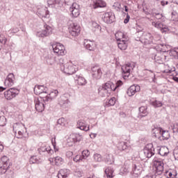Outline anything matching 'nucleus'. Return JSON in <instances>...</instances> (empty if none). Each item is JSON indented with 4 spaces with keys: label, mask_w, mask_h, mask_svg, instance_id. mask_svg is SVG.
<instances>
[{
    "label": "nucleus",
    "mask_w": 178,
    "mask_h": 178,
    "mask_svg": "<svg viewBox=\"0 0 178 178\" xmlns=\"http://www.w3.org/2000/svg\"><path fill=\"white\" fill-rule=\"evenodd\" d=\"M163 166L165 164L162 161H155L153 168V172L145 176L143 178H158L163 175Z\"/></svg>",
    "instance_id": "obj_1"
},
{
    "label": "nucleus",
    "mask_w": 178,
    "mask_h": 178,
    "mask_svg": "<svg viewBox=\"0 0 178 178\" xmlns=\"http://www.w3.org/2000/svg\"><path fill=\"white\" fill-rule=\"evenodd\" d=\"M136 41H140L142 44H145V45H149V44H155V40H154V38L152 35L149 33H143V31H137L136 33Z\"/></svg>",
    "instance_id": "obj_2"
},
{
    "label": "nucleus",
    "mask_w": 178,
    "mask_h": 178,
    "mask_svg": "<svg viewBox=\"0 0 178 178\" xmlns=\"http://www.w3.org/2000/svg\"><path fill=\"white\" fill-rule=\"evenodd\" d=\"M10 166V162H9V158L8 156H4L1 157L0 160V173L1 175H5L8 172V169H9Z\"/></svg>",
    "instance_id": "obj_3"
},
{
    "label": "nucleus",
    "mask_w": 178,
    "mask_h": 178,
    "mask_svg": "<svg viewBox=\"0 0 178 178\" xmlns=\"http://www.w3.org/2000/svg\"><path fill=\"white\" fill-rule=\"evenodd\" d=\"M20 93V90L16 88H11L4 92L5 98L8 99V101H10L13 99V98H16L17 95Z\"/></svg>",
    "instance_id": "obj_4"
},
{
    "label": "nucleus",
    "mask_w": 178,
    "mask_h": 178,
    "mask_svg": "<svg viewBox=\"0 0 178 178\" xmlns=\"http://www.w3.org/2000/svg\"><path fill=\"white\" fill-rule=\"evenodd\" d=\"M134 67H136L134 64H131L130 63H128L122 66L121 72L124 80L128 79L129 76H130V72L131 71V69H134Z\"/></svg>",
    "instance_id": "obj_5"
},
{
    "label": "nucleus",
    "mask_w": 178,
    "mask_h": 178,
    "mask_svg": "<svg viewBox=\"0 0 178 178\" xmlns=\"http://www.w3.org/2000/svg\"><path fill=\"white\" fill-rule=\"evenodd\" d=\"M52 49L54 54L60 56H63L66 55V50L65 49V46L60 43H55L52 44Z\"/></svg>",
    "instance_id": "obj_6"
},
{
    "label": "nucleus",
    "mask_w": 178,
    "mask_h": 178,
    "mask_svg": "<svg viewBox=\"0 0 178 178\" xmlns=\"http://www.w3.org/2000/svg\"><path fill=\"white\" fill-rule=\"evenodd\" d=\"M77 70L76 65H74L72 62H69L63 65V72L66 74H74Z\"/></svg>",
    "instance_id": "obj_7"
},
{
    "label": "nucleus",
    "mask_w": 178,
    "mask_h": 178,
    "mask_svg": "<svg viewBox=\"0 0 178 178\" xmlns=\"http://www.w3.org/2000/svg\"><path fill=\"white\" fill-rule=\"evenodd\" d=\"M83 140V137L80 134H72L67 139V145L69 147H73L76 143H80Z\"/></svg>",
    "instance_id": "obj_8"
},
{
    "label": "nucleus",
    "mask_w": 178,
    "mask_h": 178,
    "mask_svg": "<svg viewBox=\"0 0 178 178\" xmlns=\"http://www.w3.org/2000/svg\"><path fill=\"white\" fill-rule=\"evenodd\" d=\"M103 21L104 23H107V24H112L116 20V17L115 16V13L112 11H109L103 14Z\"/></svg>",
    "instance_id": "obj_9"
},
{
    "label": "nucleus",
    "mask_w": 178,
    "mask_h": 178,
    "mask_svg": "<svg viewBox=\"0 0 178 178\" xmlns=\"http://www.w3.org/2000/svg\"><path fill=\"white\" fill-rule=\"evenodd\" d=\"M50 34H52V27L49 26L47 24H44L42 31L41 32H38L36 35L37 37L44 38L45 37H48V35H50Z\"/></svg>",
    "instance_id": "obj_10"
},
{
    "label": "nucleus",
    "mask_w": 178,
    "mask_h": 178,
    "mask_svg": "<svg viewBox=\"0 0 178 178\" xmlns=\"http://www.w3.org/2000/svg\"><path fill=\"white\" fill-rule=\"evenodd\" d=\"M80 25L77 24V23L74 22L70 24L69 27V33L72 37H77V35L80 34Z\"/></svg>",
    "instance_id": "obj_11"
},
{
    "label": "nucleus",
    "mask_w": 178,
    "mask_h": 178,
    "mask_svg": "<svg viewBox=\"0 0 178 178\" xmlns=\"http://www.w3.org/2000/svg\"><path fill=\"white\" fill-rule=\"evenodd\" d=\"M38 151L40 155H52L54 151L51 149L49 145H42L40 148L38 149Z\"/></svg>",
    "instance_id": "obj_12"
},
{
    "label": "nucleus",
    "mask_w": 178,
    "mask_h": 178,
    "mask_svg": "<svg viewBox=\"0 0 178 178\" xmlns=\"http://www.w3.org/2000/svg\"><path fill=\"white\" fill-rule=\"evenodd\" d=\"M91 70L93 79H95L96 80H99V79L102 77V70H101V67H99L98 65H95L92 67Z\"/></svg>",
    "instance_id": "obj_13"
},
{
    "label": "nucleus",
    "mask_w": 178,
    "mask_h": 178,
    "mask_svg": "<svg viewBox=\"0 0 178 178\" xmlns=\"http://www.w3.org/2000/svg\"><path fill=\"white\" fill-rule=\"evenodd\" d=\"M143 154L146 158H152L153 155H155V149L152 144L148 145L143 150Z\"/></svg>",
    "instance_id": "obj_14"
},
{
    "label": "nucleus",
    "mask_w": 178,
    "mask_h": 178,
    "mask_svg": "<svg viewBox=\"0 0 178 178\" xmlns=\"http://www.w3.org/2000/svg\"><path fill=\"white\" fill-rule=\"evenodd\" d=\"M72 17H79L80 16V6L76 3H73L70 8Z\"/></svg>",
    "instance_id": "obj_15"
},
{
    "label": "nucleus",
    "mask_w": 178,
    "mask_h": 178,
    "mask_svg": "<svg viewBox=\"0 0 178 178\" xmlns=\"http://www.w3.org/2000/svg\"><path fill=\"white\" fill-rule=\"evenodd\" d=\"M37 15L39 17H49V11L48 10V8L43 6L38 8Z\"/></svg>",
    "instance_id": "obj_16"
},
{
    "label": "nucleus",
    "mask_w": 178,
    "mask_h": 178,
    "mask_svg": "<svg viewBox=\"0 0 178 178\" xmlns=\"http://www.w3.org/2000/svg\"><path fill=\"white\" fill-rule=\"evenodd\" d=\"M117 148L119 149V151L129 152L130 149H131V146L130 144L127 143V142H120L118 144Z\"/></svg>",
    "instance_id": "obj_17"
},
{
    "label": "nucleus",
    "mask_w": 178,
    "mask_h": 178,
    "mask_svg": "<svg viewBox=\"0 0 178 178\" xmlns=\"http://www.w3.org/2000/svg\"><path fill=\"white\" fill-rule=\"evenodd\" d=\"M141 172H143L141 163H140L139 162H134L132 164V173H134V175H136V176H138L139 175H141Z\"/></svg>",
    "instance_id": "obj_18"
},
{
    "label": "nucleus",
    "mask_w": 178,
    "mask_h": 178,
    "mask_svg": "<svg viewBox=\"0 0 178 178\" xmlns=\"http://www.w3.org/2000/svg\"><path fill=\"white\" fill-rule=\"evenodd\" d=\"M140 90H141L140 86L132 85L128 88L127 91V95H129V97H133V95H134L136 92H140Z\"/></svg>",
    "instance_id": "obj_19"
},
{
    "label": "nucleus",
    "mask_w": 178,
    "mask_h": 178,
    "mask_svg": "<svg viewBox=\"0 0 178 178\" xmlns=\"http://www.w3.org/2000/svg\"><path fill=\"white\" fill-rule=\"evenodd\" d=\"M77 129H80V130L83 131H88L90 130V125L84 120H81L77 122Z\"/></svg>",
    "instance_id": "obj_20"
},
{
    "label": "nucleus",
    "mask_w": 178,
    "mask_h": 178,
    "mask_svg": "<svg viewBox=\"0 0 178 178\" xmlns=\"http://www.w3.org/2000/svg\"><path fill=\"white\" fill-rule=\"evenodd\" d=\"M161 133H162L161 127H158L155 125L152 127V137H154L155 138H161Z\"/></svg>",
    "instance_id": "obj_21"
},
{
    "label": "nucleus",
    "mask_w": 178,
    "mask_h": 178,
    "mask_svg": "<svg viewBox=\"0 0 178 178\" xmlns=\"http://www.w3.org/2000/svg\"><path fill=\"white\" fill-rule=\"evenodd\" d=\"M13 131L15 134H17L18 131H25V133H27V131L26 129V127H24V124L22 123H15L13 126Z\"/></svg>",
    "instance_id": "obj_22"
},
{
    "label": "nucleus",
    "mask_w": 178,
    "mask_h": 178,
    "mask_svg": "<svg viewBox=\"0 0 178 178\" xmlns=\"http://www.w3.org/2000/svg\"><path fill=\"white\" fill-rule=\"evenodd\" d=\"M15 75L13 74V73H10L5 81H4V84L5 86H7L8 87H12V86H13L15 84Z\"/></svg>",
    "instance_id": "obj_23"
},
{
    "label": "nucleus",
    "mask_w": 178,
    "mask_h": 178,
    "mask_svg": "<svg viewBox=\"0 0 178 178\" xmlns=\"http://www.w3.org/2000/svg\"><path fill=\"white\" fill-rule=\"evenodd\" d=\"M33 91L35 95H40V94H42V92L48 91V88L44 86L36 85L33 89Z\"/></svg>",
    "instance_id": "obj_24"
},
{
    "label": "nucleus",
    "mask_w": 178,
    "mask_h": 178,
    "mask_svg": "<svg viewBox=\"0 0 178 178\" xmlns=\"http://www.w3.org/2000/svg\"><path fill=\"white\" fill-rule=\"evenodd\" d=\"M83 45L88 51H95V43L91 40H85L83 42Z\"/></svg>",
    "instance_id": "obj_25"
},
{
    "label": "nucleus",
    "mask_w": 178,
    "mask_h": 178,
    "mask_svg": "<svg viewBox=\"0 0 178 178\" xmlns=\"http://www.w3.org/2000/svg\"><path fill=\"white\" fill-rule=\"evenodd\" d=\"M152 24V26H155L156 29H159V30H161V33H165L168 31V26L165 25H163V24L161 22H153Z\"/></svg>",
    "instance_id": "obj_26"
},
{
    "label": "nucleus",
    "mask_w": 178,
    "mask_h": 178,
    "mask_svg": "<svg viewBox=\"0 0 178 178\" xmlns=\"http://www.w3.org/2000/svg\"><path fill=\"white\" fill-rule=\"evenodd\" d=\"M93 9H98V8H106V2L104 0H96L92 4Z\"/></svg>",
    "instance_id": "obj_27"
},
{
    "label": "nucleus",
    "mask_w": 178,
    "mask_h": 178,
    "mask_svg": "<svg viewBox=\"0 0 178 178\" xmlns=\"http://www.w3.org/2000/svg\"><path fill=\"white\" fill-rule=\"evenodd\" d=\"M157 152L161 155V156H168V154H169V149L166 146H163L161 147H157Z\"/></svg>",
    "instance_id": "obj_28"
},
{
    "label": "nucleus",
    "mask_w": 178,
    "mask_h": 178,
    "mask_svg": "<svg viewBox=\"0 0 178 178\" xmlns=\"http://www.w3.org/2000/svg\"><path fill=\"white\" fill-rule=\"evenodd\" d=\"M118 48L121 49V51H126L127 49V41L124 40H122L121 38L117 39Z\"/></svg>",
    "instance_id": "obj_29"
},
{
    "label": "nucleus",
    "mask_w": 178,
    "mask_h": 178,
    "mask_svg": "<svg viewBox=\"0 0 178 178\" xmlns=\"http://www.w3.org/2000/svg\"><path fill=\"white\" fill-rule=\"evenodd\" d=\"M35 108L38 112H43L44 109H45V105L40 100H35Z\"/></svg>",
    "instance_id": "obj_30"
},
{
    "label": "nucleus",
    "mask_w": 178,
    "mask_h": 178,
    "mask_svg": "<svg viewBox=\"0 0 178 178\" xmlns=\"http://www.w3.org/2000/svg\"><path fill=\"white\" fill-rule=\"evenodd\" d=\"M69 104H70V101L66 97L63 96L59 99V105L63 108H67L69 106Z\"/></svg>",
    "instance_id": "obj_31"
},
{
    "label": "nucleus",
    "mask_w": 178,
    "mask_h": 178,
    "mask_svg": "<svg viewBox=\"0 0 178 178\" xmlns=\"http://www.w3.org/2000/svg\"><path fill=\"white\" fill-rule=\"evenodd\" d=\"M74 79L76 81H77L79 86H86V84H87V81L86 79L80 75L74 76Z\"/></svg>",
    "instance_id": "obj_32"
},
{
    "label": "nucleus",
    "mask_w": 178,
    "mask_h": 178,
    "mask_svg": "<svg viewBox=\"0 0 178 178\" xmlns=\"http://www.w3.org/2000/svg\"><path fill=\"white\" fill-rule=\"evenodd\" d=\"M103 89L106 90L108 92L113 91V83L112 81H108L101 86Z\"/></svg>",
    "instance_id": "obj_33"
},
{
    "label": "nucleus",
    "mask_w": 178,
    "mask_h": 178,
    "mask_svg": "<svg viewBox=\"0 0 178 178\" xmlns=\"http://www.w3.org/2000/svg\"><path fill=\"white\" fill-rule=\"evenodd\" d=\"M65 123L66 120L63 118L58 119L57 121V124H56V130H62V128L65 127Z\"/></svg>",
    "instance_id": "obj_34"
},
{
    "label": "nucleus",
    "mask_w": 178,
    "mask_h": 178,
    "mask_svg": "<svg viewBox=\"0 0 178 178\" xmlns=\"http://www.w3.org/2000/svg\"><path fill=\"white\" fill-rule=\"evenodd\" d=\"M70 171L67 169H61L59 170L58 173V178H66L70 175Z\"/></svg>",
    "instance_id": "obj_35"
},
{
    "label": "nucleus",
    "mask_w": 178,
    "mask_h": 178,
    "mask_svg": "<svg viewBox=\"0 0 178 178\" xmlns=\"http://www.w3.org/2000/svg\"><path fill=\"white\" fill-rule=\"evenodd\" d=\"M98 94L100 97H109L111 95V92L107 90L104 89L101 86L98 88Z\"/></svg>",
    "instance_id": "obj_36"
},
{
    "label": "nucleus",
    "mask_w": 178,
    "mask_h": 178,
    "mask_svg": "<svg viewBox=\"0 0 178 178\" xmlns=\"http://www.w3.org/2000/svg\"><path fill=\"white\" fill-rule=\"evenodd\" d=\"M160 136H161V138H159L161 140H169V138H170V134H169V131H165L163 129Z\"/></svg>",
    "instance_id": "obj_37"
},
{
    "label": "nucleus",
    "mask_w": 178,
    "mask_h": 178,
    "mask_svg": "<svg viewBox=\"0 0 178 178\" xmlns=\"http://www.w3.org/2000/svg\"><path fill=\"white\" fill-rule=\"evenodd\" d=\"M58 94H59V92L58 90H53L49 93V102H51L53 99H55L56 97H58Z\"/></svg>",
    "instance_id": "obj_38"
},
{
    "label": "nucleus",
    "mask_w": 178,
    "mask_h": 178,
    "mask_svg": "<svg viewBox=\"0 0 178 178\" xmlns=\"http://www.w3.org/2000/svg\"><path fill=\"white\" fill-rule=\"evenodd\" d=\"M104 161L107 165H112L115 162V159H113V156L107 154L104 158Z\"/></svg>",
    "instance_id": "obj_39"
},
{
    "label": "nucleus",
    "mask_w": 178,
    "mask_h": 178,
    "mask_svg": "<svg viewBox=\"0 0 178 178\" xmlns=\"http://www.w3.org/2000/svg\"><path fill=\"white\" fill-rule=\"evenodd\" d=\"M39 95L43 102H49V100L48 99V98H49L48 91L43 92L40 93Z\"/></svg>",
    "instance_id": "obj_40"
},
{
    "label": "nucleus",
    "mask_w": 178,
    "mask_h": 178,
    "mask_svg": "<svg viewBox=\"0 0 178 178\" xmlns=\"http://www.w3.org/2000/svg\"><path fill=\"white\" fill-rule=\"evenodd\" d=\"M140 116V118H144L148 115V111H147V106H141L139 108Z\"/></svg>",
    "instance_id": "obj_41"
},
{
    "label": "nucleus",
    "mask_w": 178,
    "mask_h": 178,
    "mask_svg": "<svg viewBox=\"0 0 178 178\" xmlns=\"http://www.w3.org/2000/svg\"><path fill=\"white\" fill-rule=\"evenodd\" d=\"M105 174L106 175V177H109V178H112L113 177V169L111 167H108L107 168H106L105 170Z\"/></svg>",
    "instance_id": "obj_42"
},
{
    "label": "nucleus",
    "mask_w": 178,
    "mask_h": 178,
    "mask_svg": "<svg viewBox=\"0 0 178 178\" xmlns=\"http://www.w3.org/2000/svg\"><path fill=\"white\" fill-rule=\"evenodd\" d=\"M54 161H55V165H56V166H60V165H63L64 160L60 156L55 157V160Z\"/></svg>",
    "instance_id": "obj_43"
},
{
    "label": "nucleus",
    "mask_w": 178,
    "mask_h": 178,
    "mask_svg": "<svg viewBox=\"0 0 178 178\" xmlns=\"http://www.w3.org/2000/svg\"><path fill=\"white\" fill-rule=\"evenodd\" d=\"M116 104V98L112 97L108 100V102L106 104V106L107 108H109V106H113Z\"/></svg>",
    "instance_id": "obj_44"
},
{
    "label": "nucleus",
    "mask_w": 178,
    "mask_h": 178,
    "mask_svg": "<svg viewBox=\"0 0 178 178\" xmlns=\"http://www.w3.org/2000/svg\"><path fill=\"white\" fill-rule=\"evenodd\" d=\"M81 156L83 161L87 159L90 156V151L88 150H83L81 153Z\"/></svg>",
    "instance_id": "obj_45"
},
{
    "label": "nucleus",
    "mask_w": 178,
    "mask_h": 178,
    "mask_svg": "<svg viewBox=\"0 0 178 178\" xmlns=\"http://www.w3.org/2000/svg\"><path fill=\"white\" fill-rule=\"evenodd\" d=\"M30 163H40V159L37 156H32L29 160Z\"/></svg>",
    "instance_id": "obj_46"
},
{
    "label": "nucleus",
    "mask_w": 178,
    "mask_h": 178,
    "mask_svg": "<svg viewBox=\"0 0 178 178\" xmlns=\"http://www.w3.org/2000/svg\"><path fill=\"white\" fill-rule=\"evenodd\" d=\"M93 158L95 162H102V156L99 154H95Z\"/></svg>",
    "instance_id": "obj_47"
},
{
    "label": "nucleus",
    "mask_w": 178,
    "mask_h": 178,
    "mask_svg": "<svg viewBox=\"0 0 178 178\" xmlns=\"http://www.w3.org/2000/svg\"><path fill=\"white\" fill-rule=\"evenodd\" d=\"M121 86H123V82L120 80L118 81L115 83H113V91H116V89L121 87Z\"/></svg>",
    "instance_id": "obj_48"
},
{
    "label": "nucleus",
    "mask_w": 178,
    "mask_h": 178,
    "mask_svg": "<svg viewBox=\"0 0 178 178\" xmlns=\"http://www.w3.org/2000/svg\"><path fill=\"white\" fill-rule=\"evenodd\" d=\"M6 125V118L3 115H0V126L3 127Z\"/></svg>",
    "instance_id": "obj_49"
},
{
    "label": "nucleus",
    "mask_w": 178,
    "mask_h": 178,
    "mask_svg": "<svg viewBox=\"0 0 178 178\" xmlns=\"http://www.w3.org/2000/svg\"><path fill=\"white\" fill-rule=\"evenodd\" d=\"M92 26L95 29H92L94 31H97V32L101 31V26H99V24H97V22H92Z\"/></svg>",
    "instance_id": "obj_50"
},
{
    "label": "nucleus",
    "mask_w": 178,
    "mask_h": 178,
    "mask_svg": "<svg viewBox=\"0 0 178 178\" xmlns=\"http://www.w3.org/2000/svg\"><path fill=\"white\" fill-rule=\"evenodd\" d=\"M152 105L154 106V108H161L163 104L162 102H161L160 101L156 100L152 102Z\"/></svg>",
    "instance_id": "obj_51"
},
{
    "label": "nucleus",
    "mask_w": 178,
    "mask_h": 178,
    "mask_svg": "<svg viewBox=\"0 0 178 178\" xmlns=\"http://www.w3.org/2000/svg\"><path fill=\"white\" fill-rule=\"evenodd\" d=\"M73 161L74 162H81L84 160H83L81 154H78V155H76V156L74 157Z\"/></svg>",
    "instance_id": "obj_52"
},
{
    "label": "nucleus",
    "mask_w": 178,
    "mask_h": 178,
    "mask_svg": "<svg viewBox=\"0 0 178 178\" xmlns=\"http://www.w3.org/2000/svg\"><path fill=\"white\" fill-rule=\"evenodd\" d=\"M24 131H19L17 132V134H15L17 138H23V136H24Z\"/></svg>",
    "instance_id": "obj_53"
},
{
    "label": "nucleus",
    "mask_w": 178,
    "mask_h": 178,
    "mask_svg": "<svg viewBox=\"0 0 178 178\" xmlns=\"http://www.w3.org/2000/svg\"><path fill=\"white\" fill-rule=\"evenodd\" d=\"M172 19L174 22H178V14L176 12L172 13Z\"/></svg>",
    "instance_id": "obj_54"
},
{
    "label": "nucleus",
    "mask_w": 178,
    "mask_h": 178,
    "mask_svg": "<svg viewBox=\"0 0 178 178\" xmlns=\"http://www.w3.org/2000/svg\"><path fill=\"white\" fill-rule=\"evenodd\" d=\"M75 176H77V177H81L83 176V171L79 169H76L74 172Z\"/></svg>",
    "instance_id": "obj_55"
},
{
    "label": "nucleus",
    "mask_w": 178,
    "mask_h": 178,
    "mask_svg": "<svg viewBox=\"0 0 178 178\" xmlns=\"http://www.w3.org/2000/svg\"><path fill=\"white\" fill-rule=\"evenodd\" d=\"M153 15L156 17V19H157L158 20L162 19V17H163V15L161 13H153Z\"/></svg>",
    "instance_id": "obj_56"
},
{
    "label": "nucleus",
    "mask_w": 178,
    "mask_h": 178,
    "mask_svg": "<svg viewBox=\"0 0 178 178\" xmlns=\"http://www.w3.org/2000/svg\"><path fill=\"white\" fill-rule=\"evenodd\" d=\"M129 21H130V15L129 14H127V17L124 19V24H127V23H129Z\"/></svg>",
    "instance_id": "obj_57"
},
{
    "label": "nucleus",
    "mask_w": 178,
    "mask_h": 178,
    "mask_svg": "<svg viewBox=\"0 0 178 178\" xmlns=\"http://www.w3.org/2000/svg\"><path fill=\"white\" fill-rule=\"evenodd\" d=\"M46 62L48 65H54V62H55V60L52 58H48L46 60Z\"/></svg>",
    "instance_id": "obj_58"
},
{
    "label": "nucleus",
    "mask_w": 178,
    "mask_h": 178,
    "mask_svg": "<svg viewBox=\"0 0 178 178\" xmlns=\"http://www.w3.org/2000/svg\"><path fill=\"white\" fill-rule=\"evenodd\" d=\"M173 55H175L178 59V48H175L172 51Z\"/></svg>",
    "instance_id": "obj_59"
},
{
    "label": "nucleus",
    "mask_w": 178,
    "mask_h": 178,
    "mask_svg": "<svg viewBox=\"0 0 178 178\" xmlns=\"http://www.w3.org/2000/svg\"><path fill=\"white\" fill-rule=\"evenodd\" d=\"M172 130H173V133H178V124H177L174 125Z\"/></svg>",
    "instance_id": "obj_60"
},
{
    "label": "nucleus",
    "mask_w": 178,
    "mask_h": 178,
    "mask_svg": "<svg viewBox=\"0 0 178 178\" xmlns=\"http://www.w3.org/2000/svg\"><path fill=\"white\" fill-rule=\"evenodd\" d=\"M173 154H174V157H175V159L177 161H178V149L175 150L174 152H173Z\"/></svg>",
    "instance_id": "obj_61"
},
{
    "label": "nucleus",
    "mask_w": 178,
    "mask_h": 178,
    "mask_svg": "<svg viewBox=\"0 0 178 178\" xmlns=\"http://www.w3.org/2000/svg\"><path fill=\"white\" fill-rule=\"evenodd\" d=\"M165 173H168V177L173 178V172L165 171Z\"/></svg>",
    "instance_id": "obj_62"
},
{
    "label": "nucleus",
    "mask_w": 178,
    "mask_h": 178,
    "mask_svg": "<svg viewBox=\"0 0 178 178\" xmlns=\"http://www.w3.org/2000/svg\"><path fill=\"white\" fill-rule=\"evenodd\" d=\"M168 3H169V1H168L163 0L161 1V4L162 5V6H165V5H168Z\"/></svg>",
    "instance_id": "obj_63"
},
{
    "label": "nucleus",
    "mask_w": 178,
    "mask_h": 178,
    "mask_svg": "<svg viewBox=\"0 0 178 178\" xmlns=\"http://www.w3.org/2000/svg\"><path fill=\"white\" fill-rule=\"evenodd\" d=\"M163 73H168V74H170V73H172V70H165L164 71H163Z\"/></svg>",
    "instance_id": "obj_64"
}]
</instances>
